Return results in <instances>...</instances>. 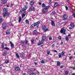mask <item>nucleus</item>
<instances>
[{
	"label": "nucleus",
	"mask_w": 75,
	"mask_h": 75,
	"mask_svg": "<svg viewBox=\"0 0 75 75\" xmlns=\"http://www.w3.org/2000/svg\"><path fill=\"white\" fill-rule=\"evenodd\" d=\"M4 11V13L3 14V16L4 17H6H6H8L9 15H10V13H7V11H8V10L7 8H4L3 9Z\"/></svg>",
	"instance_id": "f257e3e1"
},
{
	"label": "nucleus",
	"mask_w": 75,
	"mask_h": 75,
	"mask_svg": "<svg viewBox=\"0 0 75 75\" xmlns=\"http://www.w3.org/2000/svg\"><path fill=\"white\" fill-rule=\"evenodd\" d=\"M40 23V22L39 21H38L37 22L33 24L32 25L30 26L31 28H34L35 26H36V28H38L39 27V24Z\"/></svg>",
	"instance_id": "f03ea898"
},
{
	"label": "nucleus",
	"mask_w": 75,
	"mask_h": 75,
	"mask_svg": "<svg viewBox=\"0 0 75 75\" xmlns=\"http://www.w3.org/2000/svg\"><path fill=\"white\" fill-rule=\"evenodd\" d=\"M49 6H45V8L42 9V13H43V14L45 13H47V12L48 11V9H49Z\"/></svg>",
	"instance_id": "7ed1b4c3"
},
{
	"label": "nucleus",
	"mask_w": 75,
	"mask_h": 75,
	"mask_svg": "<svg viewBox=\"0 0 75 75\" xmlns=\"http://www.w3.org/2000/svg\"><path fill=\"white\" fill-rule=\"evenodd\" d=\"M63 20L64 21L68 20V15L66 14H64L63 15L62 17Z\"/></svg>",
	"instance_id": "20e7f679"
},
{
	"label": "nucleus",
	"mask_w": 75,
	"mask_h": 75,
	"mask_svg": "<svg viewBox=\"0 0 75 75\" xmlns=\"http://www.w3.org/2000/svg\"><path fill=\"white\" fill-rule=\"evenodd\" d=\"M65 31H66V29H64V28H63L61 29L60 32L62 34H65Z\"/></svg>",
	"instance_id": "39448f33"
},
{
	"label": "nucleus",
	"mask_w": 75,
	"mask_h": 75,
	"mask_svg": "<svg viewBox=\"0 0 75 75\" xmlns=\"http://www.w3.org/2000/svg\"><path fill=\"white\" fill-rule=\"evenodd\" d=\"M7 27V25L6 23H4L2 25V28L3 30H6Z\"/></svg>",
	"instance_id": "423d86ee"
},
{
	"label": "nucleus",
	"mask_w": 75,
	"mask_h": 75,
	"mask_svg": "<svg viewBox=\"0 0 75 75\" xmlns=\"http://www.w3.org/2000/svg\"><path fill=\"white\" fill-rule=\"evenodd\" d=\"M35 8L33 6H31L29 8V11H35Z\"/></svg>",
	"instance_id": "0eeeda50"
},
{
	"label": "nucleus",
	"mask_w": 75,
	"mask_h": 75,
	"mask_svg": "<svg viewBox=\"0 0 75 75\" xmlns=\"http://www.w3.org/2000/svg\"><path fill=\"white\" fill-rule=\"evenodd\" d=\"M51 24L52 25L53 27H55V23H54V21L52 20H51Z\"/></svg>",
	"instance_id": "6e6552de"
},
{
	"label": "nucleus",
	"mask_w": 75,
	"mask_h": 75,
	"mask_svg": "<svg viewBox=\"0 0 75 75\" xmlns=\"http://www.w3.org/2000/svg\"><path fill=\"white\" fill-rule=\"evenodd\" d=\"M7 3V0H2V3L3 4H5Z\"/></svg>",
	"instance_id": "1a4fd4ad"
},
{
	"label": "nucleus",
	"mask_w": 75,
	"mask_h": 75,
	"mask_svg": "<svg viewBox=\"0 0 75 75\" xmlns=\"http://www.w3.org/2000/svg\"><path fill=\"white\" fill-rule=\"evenodd\" d=\"M7 52L6 51L4 52L3 53L2 55V56H6V55H7Z\"/></svg>",
	"instance_id": "9d476101"
},
{
	"label": "nucleus",
	"mask_w": 75,
	"mask_h": 75,
	"mask_svg": "<svg viewBox=\"0 0 75 75\" xmlns=\"http://www.w3.org/2000/svg\"><path fill=\"white\" fill-rule=\"evenodd\" d=\"M10 43L11 44V48H13L14 47V44H13V42H12L11 41Z\"/></svg>",
	"instance_id": "9b49d317"
},
{
	"label": "nucleus",
	"mask_w": 75,
	"mask_h": 75,
	"mask_svg": "<svg viewBox=\"0 0 75 75\" xmlns=\"http://www.w3.org/2000/svg\"><path fill=\"white\" fill-rule=\"evenodd\" d=\"M6 34H9L10 33V30H9V29L7 30L6 31Z\"/></svg>",
	"instance_id": "f8f14e48"
},
{
	"label": "nucleus",
	"mask_w": 75,
	"mask_h": 75,
	"mask_svg": "<svg viewBox=\"0 0 75 75\" xmlns=\"http://www.w3.org/2000/svg\"><path fill=\"white\" fill-rule=\"evenodd\" d=\"M15 70L16 71H20V68L18 67H16Z\"/></svg>",
	"instance_id": "ddd939ff"
},
{
	"label": "nucleus",
	"mask_w": 75,
	"mask_h": 75,
	"mask_svg": "<svg viewBox=\"0 0 75 75\" xmlns=\"http://www.w3.org/2000/svg\"><path fill=\"white\" fill-rule=\"evenodd\" d=\"M46 39V37L45 36H43L42 38V40L43 41H45V40Z\"/></svg>",
	"instance_id": "4468645a"
},
{
	"label": "nucleus",
	"mask_w": 75,
	"mask_h": 75,
	"mask_svg": "<svg viewBox=\"0 0 75 75\" xmlns=\"http://www.w3.org/2000/svg\"><path fill=\"white\" fill-rule=\"evenodd\" d=\"M38 33V32H37V31L36 30H34V31L33 34L34 35H36V34H37Z\"/></svg>",
	"instance_id": "2eb2a0df"
},
{
	"label": "nucleus",
	"mask_w": 75,
	"mask_h": 75,
	"mask_svg": "<svg viewBox=\"0 0 75 75\" xmlns=\"http://www.w3.org/2000/svg\"><path fill=\"white\" fill-rule=\"evenodd\" d=\"M57 66H60L61 65V63L60 61H57Z\"/></svg>",
	"instance_id": "dca6fc26"
},
{
	"label": "nucleus",
	"mask_w": 75,
	"mask_h": 75,
	"mask_svg": "<svg viewBox=\"0 0 75 75\" xmlns=\"http://www.w3.org/2000/svg\"><path fill=\"white\" fill-rule=\"evenodd\" d=\"M61 54L62 56H65V52L64 51L62 52Z\"/></svg>",
	"instance_id": "f3484780"
},
{
	"label": "nucleus",
	"mask_w": 75,
	"mask_h": 75,
	"mask_svg": "<svg viewBox=\"0 0 75 75\" xmlns=\"http://www.w3.org/2000/svg\"><path fill=\"white\" fill-rule=\"evenodd\" d=\"M3 21V19H2V17L0 16V24Z\"/></svg>",
	"instance_id": "a211bd4d"
},
{
	"label": "nucleus",
	"mask_w": 75,
	"mask_h": 75,
	"mask_svg": "<svg viewBox=\"0 0 75 75\" xmlns=\"http://www.w3.org/2000/svg\"><path fill=\"white\" fill-rule=\"evenodd\" d=\"M43 44V42L42 41H40L38 43V45H40V44Z\"/></svg>",
	"instance_id": "6ab92c4d"
},
{
	"label": "nucleus",
	"mask_w": 75,
	"mask_h": 75,
	"mask_svg": "<svg viewBox=\"0 0 75 75\" xmlns=\"http://www.w3.org/2000/svg\"><path fill=\"white\" fill-rule=\"evenodd\" d=\"M16 56L17 58H20V56H19V55H18V53H16Z\"/></svg>",
	"instance_id": "aec40b11"
},
{
	"label": "nucleus",
	"mask_w": 75,
	"mask_h": 75,
	"mask_svg": "<svg viewBox=\"0 0 75 75\" xmlns=\"http://www.w3.org/2000/svg\"><path fill=\"white\" fill-rule=\"evenodd\" d=\"M42 30H45V25H43L42 27Z\"/></svg>",
	"instance_id": "412c9836"
},
{
	"label": "nucleus",
	"mask_w": 75,
	"mask_h": 75,
	"mask_svg": "<svg viewBox=\"0 0 75 75\" xmlns=\"http://www.w3.org/2000/svg\"><path fill=\"white\" fill-rule=\"evenodd\" d=\"M58 4L57 3L55 2V4H54V7H56V6H58Z\"/></svg>",
	"instance_id": "4be33fe9"
},
{
	"label": "nucleus",
	"mask_w": 75,
	"mask_h": 75,
	"mask_svg": "<svg viewBox=\"0 0 75 75\" xmlns=\"http://www.w3.org/2000/svg\"><path fill=\"white\" fill-rule=\"evenodd\" d=\"M58 55L59 58H62V55L61 54V53H59Z\"/></svg>",
	"instance_id": "5701e85b"
},
{
	"label": "nucleus",
	"mask_w": 75,
	"mask_h": 75,
	"mask_svg": "<svg viewBox=\"0 0 75 75\" xmlns=\"http://www.w3.org/2000/svg\"><path fill=\"white\" fill-rule=\"evenodd\" d=\"M4 44L2 43V45H1V48L2 49H3V50H4Z\"/></svg>",
	"instance_id": "b1692460"
},
{
	"label": "nucleus",
	"mask_w": 75,
	"mask_h": 75,
	"mask_svg": "<svg viewBox=\"0 0 75 75\" xmlns=\"http://www.w3.org/2000/svg\"><path fill=\"white\" fill-rule=\"evenodd\" d=\"M34 2L33 1H31L30 3V5H31V6H33V5H34Z\"/></svg>",
	"instance_id": "393cba45"
},
{
	"label": "nucleus",
	"mask_w": 75,
	"mask_h": 75,
	"mask_svg": "<svg viewBox=\"0 0 75 75\" xmlns=\"http://www.w3.org/2000/svg\"><path fill=\"white\" fill-rule=\"evenodd\" d=\"M21 16L19 17V21H18V22L19 23H20V22L21 21Z\"/></svg>",
	"instance_id": "a878e982"
},
{
	"label": "nucleus",
	"mask_w": 75,
	"mask_h": 75,
	"mask_svg": "<svg viewBox=\"0 0 75 75\" xmlns=\"http://www.w3.org/2000/svg\"><path fill=\"white\" fill-rule=\"evenodd\" d=\"M44 31L45 33H46L47 31H48V28H46V29L45 28L44 30Z\"/></svg>",
	"instance_id": "bb28decb"
},
{
	"label": "nucleus",
	"mask_w": 75,
	"mask_h": 75,
	"mask_svg": "<svg viewBox=\"0 0 75 75\" xmlns=\"http://www.w3.org/2000/svg\"><path fill=\"white\" fill-rule=\"evenodd\" d=\"M4 49L5 50H10V48L7 47H4Z\"/></svg>",
	"instance_id": "cd10ccee"
},
{
	"label": "nucleus",
	"mask_w": 75,
	"mask_h": 75,
	"mask_svg": "<svg viewBox=\"0 0 75 75\" xmlns=\"http://www.w3.org/2000/svg\"><path fill=\"white\" fill-rule=\"evenodd\" d=\"M45 62V60H44V59L42 60V61H41V64H44Z\"/></svg>",
	"instance_id": "c85d7f7f"
},
{
	"label": "nucleus",
	"mask_w": 75,
	"mask_h": 75,
	"mask_svg": "<svg viewBox=\"0 0 75 75\" xmlns=\"http://www.w3.org/2000/svg\"><path fill=\"white\" fill-rule=\"evenodd\" d=\"M25 15H26L24 13H23L22 15V18H24V17L25 16Z\"/></svg>",
	"instance_id": "c756f323"
},
{
	"label": "nucleus",
	"mask_w": 75,
	"mask_h": 75,
	"mask_svg": "<svg viewBox=\"0 0 75 75\" xmlns=\"http://www.w3.org/2000/svg\"><path fill=\"white\" fill-rule=\"evenodd\" d=\"M31 44H34V39H32L31 40Z\"/></svg>",
	"instance_id": "7c9ffc66"
},
{
	"label": "nucleus",
	"mask_w": 75,
	"mask_h": 75,
	"mask_svg": "<svg viewBox=\"0 0 75 75\" xmlns=\"http://www.w3.org/2000/svg\"><path fill=\"white\" fill-rule=\"evenodd\" d=\"M42 7H45V4H42Z\"/></svg>",
	"instance_id": "2f4dec72"
},
{
	"label": "nucleus",
	"mask_w": 75,
	"mask_h": 75,
	"mask_svg": "<svg viewBox=\"0 0 75 75\" xmlns=\"http://www.w3.org/2000/svg\"><path fill=\"white\" fill-rule=\"evenodd\" d=\"M20 56L21 57V58H24V55L23 54H21Z\"/></svg>",
	"instance_id": "473e14b6"
},
{
	"label": "nucleus",
	"mask_w": 75,
	"mask_h": 75,
	"mask_svg": "<svg viewBox=\"0 0 75 75\" xmlns=\"http://www.w3.org/2000/svg\"><path fill=\"white\" fill-rule=\"evenodd\" d=\"M65 39H66V41H68L69 40V38H68V37H67V36L66 37Z\"/></svg>",
	"instance_id": "72a5a7b5"
},
{
	"label": "nucleus",
	"mask_w": 75,
	"mask_h": 75,
	"mask_svg": "<svg viewBox=\"0 0 75 75\" xmlns=\"http://www.w3.org/2000/svg\"><path fill=\"white\" fill-rule=\"evenodd\" d=\"M25 44H27V43L28 42V40L26 39H25Z\"/></svg>",
	"instance_id": "f704fd0d"
},
{
	"label": "nucleus",
	"mask_w": 75,
	"mask_h": 75,
	"mask_svg": "<svg viewBox=\"0 0 75 75\" xmlns=\"http://www.w3.org/2000/svg\"><path fill=\"white\" fill-rule=\"evenodd\" d=\"M30 75H36V74L35 73H31Z\"/></svg>",
	"instance_id": "c9c22d12"
},
{
	"label": "nucleus",
	"mask_w": 75,
	"mask_h": 75,
	"mask_svg": "<svg viewBox=\"0 0 75 75\" xmlns=\"http://www.w3.org/2000/svg\"><path fill=\"white\" fill-rule=\"evenodd\" d=\"M21 43L22 44H24V43H25V41H23V40H21Z\"/></svg>",
	"instance_id": "e433bc0d"
},
{
	"label": "nucleus",
	"mask_w": 75,
	"mask_h": 75,
	"mask_svg": "<svg viewBox=\"0 0 75 75\" xmlns=\"http://www.w3.org/2000/svg\"><path fill=\"white\" fill-rule=\"evenodd\" d=\"M6 64H7V63H9V61H8V60H7L5 62Z\"/></svg>",
	"instance_id": "4c0bfd02"
},
{
	"label": "nucleus",
	"mask_w": 75,
	"mask_h": 75,
	"mask_svg": "<svg viewBox=\"0 0 75 75\" xmlns=\"http://www.w3.org/2000/svg\"><path fill=\"white\" fill-rule=\"evenodd\" d=\"M25 23H27V24H28V23H29V22H28V20H26L25 21Z\"/></svg>",
	"instance_id": "58836bf2"
},
{
	"label": "nucleus",
	"mask_w": 75,
	"mask_h": 75,
	"mask_svg": "<svg viewBox=\"0 0 75 75\" xmlns=\"http://www.w3.org/2000/svg\"><path fill=\"white\" fill-rule=\"evenodd\" d=\"M52 40V37L51 36H50L49 38V40Z\"/></svg>",
	"instance_id": "ea45409f"
},
{
	"label": "nucleus",
	"mask_w": 75,
	"mask_h": 75,
	"mask_svg": "<svg viewBox=\"0 0 75 75\" xmlns=\"http://www.w3.org/2000/svg\"><path fill=\"white\" fill-rule=\"evenodd\" d=\"M47 54H48V55H49V54H50V52L48 51H47Z\"/></svg>",
	"instance_id": "a19ab883"
},
{
	"label": "nucleus",
	"mask_w": 75,
	"mask_h": 75,
	"mask_svg": "<svg viewBox=\"0 0 75 75\" xmlns=\"http://www.w3.org/2000/svg\"><path fill=\"white\" fill-rule=\"evenodd\" d=\"M65 74H66L67 75H68V71H66L65 72Z\"/></svg>",
	"instance_id": "79ce46f5"
},
{
	"label": "nucleus",
	"mask_w": 75,
	"mask_h": 75,
	"mask_svg": "<svg viewBox=\"0 0 75 75\" xmlns=\"http://www.w3.org/2000/svg\"><path fill=\"white\" fill-rule=\"evenodd\" d=\"M69 58L70 59H71L72 58H73V57L70 56L69 57Z\"/></svg>",
	"instance_id": "37998d69"
},
{
	"label": "nucleus",
	"mask_w": 75,
	"mask_h": 75,
	"mask_svg": "<svg viewBox=\"0 0 75 75\" xmlns=\"http://www.w3.org/2000/svg\"><path fill=\"white\" fill-rule=\"evenodd\" d=\"M71 27H72V28H74V26L73 25L71 24Z\"/></svg>",
	"instance_id": "c03bdc74"
},
{
	"label": "nucleus",
	"mask_w": 75,
	"mask_h": 75,
	"mask_svg": "<svg viewBox=\"0 0 75 75\" xmlns=\"http://www.w3.org/2000/svg\"><path fill=\"white\" fill-rule=\"evenodd\" d=\"M52 13H53V14H54V15H55V11H53Z\"/></svg>",
	"instance_id": "a18cd8bd"
},
{
	"label": "nucleus",
	"mask_w": 75,
	"mask_h": 75,
	"mask_svg": "<svg viewBox=\"0 0 75 75\" xmlns=\"http://www.w3.org/2000/svg\"><path fill=\"white\" fill-rule=\"evenodd\" d=\"M65 8H66V10H68V8L67 6H66Z\"/></svg>",
	"instance_id": "49530a36"
},
{
	"label": "nucleus",
	"mask_w": 75,
	"mask_h": 75,
	"mask_svg": "<svg viewBox=\"0 0 75 75\" xmlns=\"http://www.w3.org/2000/svg\"><path fill=\"white\" fill-rule=\"evenodd\" d=\"M38 41V39L37 38H36L35 39V41L36 42H37Z\"/></svg>",
	"instance_id": "de8ad7c7"
},
{
	"label": "nucleus",
	"mask_w": 75,
	"mask_h": 75,
	"mask_svg": "<svg viewBox=\"0 0 75 75\" xmlns=\"http://www.w3.org/2000/svg\"><path fill=\"white\" fill-rule=\"evenodd\" d=\"M53 51H54V52H56V53H57L58 52V51H57L56 50H53Z\"/></svg>",
	"instance_id": "09e8293b"
},
{
	"label": "nucleus",
	"mask_w": 75,
	"mask_h": 75,
	"mask_svg": "<svg viewBox=\"0 0 75 75\" xmlns=\"http://www.w3.org/2000/svg\"><path fill=\"white\" fill-rule=\"evenodd\" d=\"M64 66H62L60 67V68H64Z\"/></svg>",
	"instance_id": "8fccbe9b"
},
{
	"label": "nucleus",
	"mask_w": 75,
	"mask_h": 75,
	"mask_svg": "<svg viewBox=\"0 0 75 75\" xmlns=\"http://www.w3.org/2000/svg\"><path fill=\"white\" fill-rule=\"evenodd\" d=\"M14 5L13 4H10V7H12Z\"/></svg>",
	"instance_id": "3c124183"
},
{
	"label": "nucleus",
	"mask_w": 75,
	"mask_h": 75,
	"mask_svg": "<svg viewBox=\"0 0 75 75\" xmlns=\"http://www.w3.org/2000/svg\"><path fill=\"white\" fill-rule=\"evenodd\" d=\"M58 39L59 40H61V37L60 36L59 37Z\"/></svg>",
	"instance_id": "603ef678"
},
{
	"label": "nucleus",
	"mask_w": 75,
	"mask_h": 75,
	"mask_svg": "<svg viewBox=\"0 0 75 75\" xmlns=\"http://www.w3.org/2000/svg\"><path fill=\"white\" fill-rule=\"evenodd\" d=\"M34 63V64L35 65H37V64H37V63L35 62Z\"/></svg>",
	"instance_id": "864d4df0"
},
{
	"label": "nucleus",
	"mask_w": 75,
	"mask_h": 75,
	"mask_svg": "<svg viewBox=\"0 0 75 75\" xmlns=\"http://www.w3.org/2000/svg\"><path fill=\"white\" fill-rule=\"evenodd\" d=\"M25 8L26 9H27V6H25Z\"/></svg>",
	"instance_id": "5fc2aeb1"
},
{
	"label": "nucleus",
	"mask_w": 75,
	"mask_h": 75,
	"mask_svg": "<svg viewBox=\"0 0 75 75\" xmlns=\"http://www.w3.org/2000/svg\"><path fill=\"white\" fill-rule=\"evenodd\" d=\"M52 48H54V44H53L52 45Z\"/></svg>",
	"instance_id": "6e6d98bb"
},
{
	"label": "nucleus",
	"mask_w": 75,
	"mask_h": 75,
	"mask_svg": "<svg viewBox=\"0 0 75 75\" xmlns=\"http://www.w3.org/2000/svg\"><path fill=\"white\" fill-rule=\"evenodd\" d=\"M38 4H39V5H41V4H42L41 2H39L38 3Z\"/></svg>",
	"instance_id": "4d7b16f0"
},
{
	"label": "nucleus",
	"mask_w": 75,
	"mask_h": 75,
	"mask_svg": "<svg viewBox=\"0 0 75 75\" xmlns=\"http://www.w3.org/2000/svg\"><path fill=\"white\" fill-rule=\"evenodd\" d=\"M68 37H71V34L69 33V35H68Z\"/></svg>",
	"instance_id": "13d9d810"
},
{
	"label": "nucleus",
	"mask_w": 75,
	"mask_h": 75,
	"mask_svg": "<svg viewBox=\"0 0 75 75\" xmlns=\"http://www.w3.org/2000/svg\"><path fill=\"white\" fill-rule=\"evenodd\" d=\"M36 73L37 74H40V72L38 71H37Z\"/></svg>",
	"instance_id": "bf43d9fd"
},
{
	"label": "nucleus",
	"mask_w": 75,
	"mask_h": 75,
	"mask_svg": "<svg viewBox=\"0 0 75 75\" xmlns=\"http://www.w3.org/2000/svg\"><path fill=\"white\" fill-rule=\"evenodd\" d=\"M27 10V9H25H25H23V11H25V10Z\"/></svg>",
	"instance_id": "052dcab7"
},
{
	"label": "nucleus",
	"mask_w": 75,
	"mask_h": 75,
	"mask_svg": "<svg viewBox=\"0 0 75 75\" xmlns=\"http://www.w3.org/2000/svg\"><path fill=\"white\" fill-rule=\"evenodd\" d=\"M73 15L74 16V18H75V13L73 14Z\"/></svg>",
	"instance_id": "680f3d73"
},
{
	"label": "nucleus",
	"mask_w": 75,
	"mask_h": 75,
	"mask_svg": "<svg viewBox=\"0 0 75 75\" xmlns=\"http://www.w3.org/2000/svg\"><path fill=\"white\" fill-rule=\"evenodd\" d=\"M73 69V70H75V67H73L72 68Z\"/></svg>",
	"instance_id": "e2e57ef3"
},
{
	"label": "nucleus",
	"mask_w": 75,
	"mask_h": 75,
	"mask_svg": "<svg viewBox=\"0 0 75 75\" xmlns=\"http://www.w3.org/2000/svg\"><path fill=\"white\" fill-rule=\"evenodd\" d=\"M61 45H62V44H63V42H61Z\"/></svg>",
	"instance_id": "0e129e2a"
},
{
	"label": "nucleus",
	"mask_w": 75,
	"mask_h": 75,
	"mask_svg": "<svg viewBox=\"0 0 75 75\" xmlns=\"http://www.w3.org/2000/svg\"><path fill=\"white\" fill-rule=\"evenodd\" d=\"M51 1H52V0H50L49 1V3H51Z\"/></svg>",
	"instance_id": "69168bd1"
},
{
	"label": "nucleus",
	"mask_w": 75,
	"mask_h": 75,
	"mask_svg": "<svg viewBox=\"0 0 75 75\" xmlns=\"http://www.w3.org/2000/svg\"><path fill=\"white\" fill-rule=\"evenodd\" d=\"M70 20H72V17H69Z\"/></svg>",
	"instance_id": "338daca9"
},
{
	"label": "nucleus",
	"mask_w": 75,
	"mask_h": 75,
	"mask_svg": "<svg viewBox=\"0 0 75 75\" xmlns=\"http://www.w3.org/2000/svg\"><path fill=\"white\" fill-rule=\"evenodd\" d=\"M72 75H75V74L73 73L72 74Z\"/></svg>",
	"instance_id": "774afa93"
}]
</instances>
